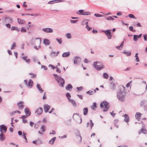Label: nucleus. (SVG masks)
<instances>
[{"instance_id": "10", "label": "nucleus", "mask_w": 147, "mask_h": 147, "mask_svg": "<svg viewBox=\"0 0 147 147\" xmlns=\"http://www.w3.org/2000/svg\"><path fill=\"white\" fill-rule=\"evenodd\" d=\"M42 30L46 33H52L53 32V29L49 28H43Z\"/></svg>"}, {"instance_id": "27", "label": "nucleus", "mask_w": 147, "mask_h": 147, "mask_svg": "<svg viewBox=\"0 0 147 147\" xmlns=\"http://www.w3.org/2000/svg\"><path fill=\"white\" fill-rule=\"evenodd\" d=\"M5 21L11 23L13 22L12 19L8 17H6L5 18Z\"/></svg>"}, {"instance_id": "14", "label": "nucleus", "mask_w": 147, "mask_h": 147, "mask_svg": "<svg viewBox=\"0 0 147 147\" xmlns=\"http://www.w3.org/2000/svg\"><path fill=\"white\" fill-rule=\"evenodd\" d=\"M27 56H22L21 58L22 59L25 61L26 63H30V60L29 59H27Z\"/></svg>"}, {"instance_id": "34", "label": "nucleus", "mask_w": 147, "mask_h": 147, "mask_svg": "<svg viewBox=\"0 0 147 147\" xmlns=\"http://www.w3.org/2000/svg\"><path fill=\"white\" fill-rule=\"evenodd\" d=\"M56 138L55 137H54L51 140H50L49 141V143L53 144L54 143V141L56 139Z\"/></svg>"}, {"instance_id": "25", "label": "nucleus", "mask_w": 147, "mask_h": 147, "mask_svg": "<svg viewBox=\"0 0 147 147\" xmlns=\"http://www.w3.org/2000/svg\"><path fill=\"white\" fill-rule=\"evenodd\" d=\"M110 86H111V89L113 90L115 89L116 86V84L113 83V82L111 81L110 82Z\"/></svg>"}, {"instance_id": "51", "label": "nucleus", "mask_w": 147, "mask_h": 147, "mask_svg": "<svg viewBox=\"0 0 147 147\" xmlns=\"http://www.w3.org/2000/svg\"><path fill=\"white\" fill-rule=\"evenodd\" d=\"M94 16L96 17H104V16L103 15L100 14L98 13H95L94 14Z\"/></svg>"}, {"instance_id": "40", "label": "nucleus", "mask_w": 147, "mask_h": 147, "mask_svg": "<svg viewBox=\"0 0 147 147\" xmlns=\"http://www.w3.org/2000/svg\"><path fill=\"white\" fill-rule=\"evenodd\" d=\"M138 53H136L135 55V57H136V60L137 62H138L140 61V60L139 58L138 57Z\"/></svg>"}, {"instance_id": "55", "label": "nucleus", "mask_w": 147, "mask_h": 147, "mask_svg": "<svg viewBox=\"0 0 147 147\" xmlns=\"http://www.w3.org/2000/svg\"><path fill=\"white\" fill-rule=\"evenodd\" d=\"M32 60L34 62H36L38 61L37 58L36 57H32Z\"/></svg>"}, {"instance_id": "41", "label": "nucleus", "mask_w": 147, "mask_h": 147, "mask_svg": "<svg viewBox=\"0 0 147 147\" xmlns=\"http://www.w3.org/2000/svg\"><path fill=\"white\" fill-rule=\"evenodd\" d=\"M50 55L51 57H55L57 56V54L55 52H51L50 54Z\"/></svg>"}, {"instance_id": "53", "label": "nucleus", "mask_w": 147, "mask_h": 147, "mask_svg": "<svg viewBox=\"0 0 147 147\" xmlns=\"http://www.w3.org/2000/svg\"><path fill=\"white\" fill-rule=\"evenodd\" d=\"M66 36L68 38L70 39L71 38V34L70 33H67L66 34Z\"/></svg>"}, {"instance_id": "1", "label": "nucleus", "mask_w": 147, "mask_h": 147, "mask_svg": "<svg viewBox=\"0 0 147 147\" xmlns=\"http://www.w3.org/2000/svg\"><path fill=\"white\" fill-rule=\"evenodd\" d=\"M53 75L55 79L57 82L59 86L61 87H63L65 84L64 80L63 78H62L60 76L57 74H53Z\"/></svg>"}, {"instance_id": "52", "label": "nucleus", "mask_w": 147, "mask_h": 147, "mask_svg": "<svg viewBox=\"0 0 147 147\" xmlns=\"http://www.w3.org/2000/svg\"><path fill=\"white\" fill-rule=\"evenodd\" d=\"M83 88L82 86H80L79 87H77L76 88V89L77 90V91L78 92V91H81Z\"/></svg>"}, {"instance_id": "61", "label": "nucleus", "mask_w": 147, "mask_h": 147, "mask_svg": "<svg viewBox=\"0 0 147 147\" xmlns=\"http://www.w3.org/2000/svg\"><path fill=\"white\" fill-rule=\"evenodd\" d=\"M133 27L132 26H130L129 28V30L131 31L135 32L136 31L135 30H134L133 29Z\"/></svg>"}, {"instance_id": "30", "label": "nucleus", "mask_w": 147, "mask_h": 147, "mask_svg": "<svg viewBox=\"0 0 147 147\" xmlns=\"http://www.w3.org/2000/svg\"><path fill=\"white\" fill-rule=\"evenodd\" d=\"M89 20L87 19H85L83 20V22L82 23V25L83 26H84L85 25V24L86 25V26H88V21Z\"/></svg>"}, {"instance_id": "2", "label": "nucleus", "mask_w": 147, "mask_h": 147, "mask_svg": "<svg viewBox=\"0 0 147 147\" xmlns=\"http://www.w3.org/2000/svg\"><path fill=\"white\" fill-rule=\"evenodd\" d=\"M93 66L94 68L97 70H100L103 69L105 65L101 62L96 61L94 62Z\"/></svg>"}, {"instance_id": "15", "label": "nucleus", "mask_w": 147, "mask_h": 147, "mask_svg": "<svg viewBox=\"0 0 147 147\" xmlns=\"http://www.w3.org/2000/svg\"><path fill=\"white\" fill-rule=\"evenodd\" d=\"M24 102L22 101H20L18 103V106L20 109H21L24 108Z\"/></svg>"}, {"instance_id": "22", "label": "nucleus", "mask_w": 147, "mask_h": 147, "mask_svg": "<svg viewBox=\"0 0 147 147\" xmlns=\"http://www.w3.org/2000/svg\"><path fill=\"white\" fill-rule=\"evenodd\" d=\"M18 23L19 24H22L25 23V21L19 18L17 19Z\"/></svg>"}, {"instance_id": "45", "label": "nucleus", "mask_w": 147, "mask_h": 147, "mask_svg": "<svg viewBox=\"0 0 147 147\" xmlns=\"http://www.w3.org/2000/svg\"><path fill=\"white\" fill-rule=\"evenodd\" d=\"M16 47V43L15 42H13L11 46V50L13 49Z\"/></svg>"}, {"instance_id": "17", "label": "nucleus", "mask_w": 147, "mask_h": 147, "mask_svg": "<svg viewBox=\"0 0 147 147\" xmlns=\"http://www.w3.org/2000/svg\"><path fill=\"white\" fill-rule=\"evenodd\" d=\"M24 111L26 114L27 116H30L31 114V112L29 109L28 108H26L24 110Z\"/></svg>"}, {"instance_id": "6", "label": "nucleus", "mask_w": 147, "mask_h": 147, "mask_svg": "<svg viewBox=\"0 0 147 147\" xmlns=\"http://www.w3.org/2000/svg\"><path fill=\"white\" fill-rule=\"evenodd\" d=\"M111 30H102V31L107 36V38L109 39H110L111 38L112 35L111 34Z\"/></svg>"}, {"instance_id": "48", "label": "nucleus", "mask_w": 147, "mask_h": 147, "mask_svg": "<svg viewBox=\"0 0 147 147\" xmlns=\"http://www.w3.org/2000/svg\"><path fill=\"white\" fill-rule=\"evenodd\" d=\"M21 31L22 32H25L26 31V29L24 27H22L21 28Z\"/></svg>"}, {"instance_id": "11", "label": "nucleus", "mask_w": 147, "mask_h": 147, "mask_svg": "<svg viewBox=\"0 0 147 147\" xmlns=\"http://www.w3.org/2000/svg\"><path fill=\"white\" fill-rule=\"evenodd\" d=\"M81 61V59L79 57H75L74 61V63L75 64L77 65Z\"/></svg>"}, {"instance_id": "62", "label": "nucleus", "mask_w": 147, "mask_h": 147, "mask_svg": "<svg viewBox=\"0 0 147 147\" xmlns=\"http://www.w3.org/2000/svg\"><path fill=\"white\" fill-rule=\"evenodd\" d=\"M47 99L46 96V92H45L44 93V96L42 97L43 100H45Z\"/></svg>"}, {"instance_id": "19", "label": "nucleus", "mask_w": 147, "mask_h": 147, "mask_svg": "<svg viewBox=\"0 0 147 147\" xmlns=\"http://www.w3.org/2000/svg\"><path fill=\"white\" fill-rule=\"evenodd\" d=\"M5 139V137L3 133H1L0 134V140L1 141H3Z\"/></svg>"}, {"instance_id": "64", "label": "nucleus", "mask_w": 147, "mask_h": 147, "mask_svg": "<svg viewBox=\"0 0 147 147\" xmlns=\"http://www.w3.org/2000/svg\"><path fill=\"white\" fill-rule=\"evenodd\" d=\"M49 67H51V69H54L55 68V67L53 66L51 64H50L49 65Z\"/></svg>"}, {"instance_id": "37", "label": "nucleus", "mask_w": 147, "mask_h": 147, "mask_svg": "<svg viewBox=\"0 0 147 147\" xmlns=\"http://www.w3.org/2000/svg\"><path fill=\"white\" fill-rule=\"evenodd\" d=\"M138 38H139L138 36V35H134L133 40L134 41H137L138 40Z\"/></svg>"}, {"instance_id": "20", "label": "nucleus", "mask_w": 147, "mask_h": 147, "mask_svg": "<svg viewBox=\"0 0 147 147\" xmlns=\"http://www.w3.org/2000/svg\"><path fill=\"white\" fill-rule=\"evenodd\" d=\"M90 123L88 122L87 123V127H88L90 126V129H91L94 125V123L92 122L91 120H90Z\"/></svg>"}, {"instance_id": "54", "label": "nucleus", "mask_w": 147, "mask_h": 147, "mask_svg": "<svg viewBox=\"0 0 147 147\" xmlns=\"http://www.w3.org/2000/svg\"><path fill=\"white\" fill-rule=\"evenodd\" d=\"M42 143V142L40 140H36V145H40Z\"/></svg>"}, {"instance_id": "3", "label": "nucleus", "mask_w": 147, "mask_h": 147, "mask_svg": "<svg viewBox=\"0 0 147 147\" xmlns=\"http://www.w3.org/2000/svg\"><path fill=\"white\" fill-rule=\"evenodd\" d=\"M100 107L101 108L104 109L103 111L104 112H106L108 111L110 105L106 101H103L100 104Z\"/></svg>"}, {"instance_id": "38", "label": "nucleus", "mask_w": 147, "mask_h": 147, "mask_svg": "<svg viewBox=\"0 0 147 147\" xmlns=\"http://www.w3.org/2000/svg\"><path fill=\"white\" fill-rule=\"evenodd\" d=\"M96 108V103L95 102H94L93 103L91 107V108L92 110H94V108Z\"/></svg>"}, {"instance_id": "60", "label": "nucleus", "mask_w": 147, "mask_h": 147, "mask_svg": "<svg viewBox=\"0 0 147 147\" xmlns=\"http://www.w3.org/2000/svg\"><path fill=\"white\" fill-rule=\"evenodd\" d=\"M30 16H35V17L38 16H39L40 15L39 14L36 13L34 14H30Z\"/></svg>"}, {"instance_id": "59", "label": "nucleus", "mask_w": 147, "mask_h": 147, "mask_svg": "<svg viewBox=\"0 0 147 147\" xmlns=\"http://www.w3.org/2000/svg\"><path fill=\"white\" fill-rule=\"evenodd\" d=\"M29 75H31V78H34L36 77V75L33 73H30L29 74Z\"/></svg>"}, {"instance_id": "39", "label": "nucleus", "mask_w": 147, "mask_h": 147, "mask_svg": "<svg viewBox=\"0 0 147 147\" xmlns=\"http://www.w3.org/2000/svg\"><path fill=\"white\" fill-rule=\"evenodd\" d=\"M123 53L126 55L127 56H130L131 55V53L130 52H126V51L125 50H124L123 52Z\"/></svg>"}, {"instance_id": "16", "label": "nucleus", "mask_w": 147, "mask_h": 147, "mask_svg": "<svg viewBox=\"0 0 147 147\" xmlns=\"http://www.w3.org/2000/svg\"><path fill=\"white\" fill-rule=\"evenodd\" d=\"M76 135L77 138H78L80 140V142H81L82 137L80 136V133L79 131H77V132L76 133Z\"/></svg>"}, {"instance_id": "9", "label": "nucleus", "mask_w": 147, "mask_h": 147, "mask_svg": "<svg viewBox=\"0 0 147 147\" xmlns=\"http://www.w3.org/2000/svg\"><path fill=\"white\" fill-rule=\"evenodd\" d=\"M41 42V39L40 38H36L35 39L34 41V45H38V46L39 48L40 47V44Z\"/></svg>"}, {"instance_id": "4", "label": "nucleus", "mask_w": 147, "mask_h": 147, "mask_svg": "<svg viewBox=\"0 0 147 147\" xmlns=\"http://www.w3.org/2000/svg\"><path fill=\"white\" fill-rule=\"evenodd\" d=\"M124 93L120 90L119 92L117 94V97L118 99L121 102H123L125 100V95Z\"/></svg>"}, {"instance_id": "8", "label": "nucleus", "mask_w": 147, "mask_h": 147, "mask_svg": "<svg viewBox=\"0 0 147 147\" xmlns=\"http://www.w3.org/2000/svg\"><path fill=\"white\" fill-rule=\"evenodd\" d=\"M24 82L26 85L29 88H31L33 85V81L31 79L29 80L28 83H27V81L26 80H24Z\"/></svg>"}, {"instance_id": "31", "label": "nucleus", "mask_w": 147, "mask_h": 147, "mask_svg": "<svg viewBox=\"0 0 147 147\" xmlns=\"http://www.w3.org/2000/svg\"><path fill=\"white\" fill-rule=\"evenodd\" d=\"M69 100V101L71 103L73 106L75 107L76 106V102L73 99H70Z\"/></svg>"}, {"instance_id": "42", "label": "nucleus", "mask_w": 147, "mask_h": 147, "mask_svg": "<svg viewBox=\"0 0 147 147\" xmlns=\"http://www.w3.org/2000/svg\"><path fill=\"white\" fill-rule=\"evenodd\" d=\"M108 20H114L115 19L111 16H109L106 18Z\"/></svg>"}, {"instance_id": "47", "label": "nucleus", "mask_w": 147, "mask_h": 147, "mask_svg": "<svg viewBox=\"0 0 147 147\" xmlns=\"http://www.w3.org/2000/svg\"><path fill=\"white\" fill-rule=\"evenodd\" d=\"M56 40L57 42L60 44H61L62 43V41L61 40V38L59 39L58 38H56Z\"/></svg>"}, {"instance_id": "63", "label": "nucleus", "mask_w": 147, "mask_h": 147, "mask_svg": "<svg viewBox=\"0 0 147 147\" xmlns=\"http://www.w3.org/2000/svg\"><path fill=\"white\" fill-rule=\"evenodd\" d=\"M5 26H6L7 28H11V25L10 24L8 23V24H5Z\"/></svg>"}, {"instance_id": "18", "label": "nucleus", "mask_w": 147, "mask_h": 147, "mask_svg": "<svg viewBox=\"0 0 147 147\" xmlns=\"http://www.w3.org/2000/svg\"><path fill=\"white\" fill-rule=\"evenodd\" d=\"M36 87L40 93H42L43 92L44 90L42 89L40 85L39 84H37L36 85Z\"/></svg>"}, {"instance_id": "32", "label": "nucleus", "mask_w": 147, "mask_h": 147, "mask_svg": "<svg viewBox=\"0 0 147 147\" xmlns=\"http://www.w3.org/2000/svg\"><path fill=\"white\" fill-rule=\"evenodd\" d=\"M11 30H16L17 32H19L20 31V29L17 27L15 26H12L11 28Z\"/></svg>"}, {"instance_id": "49", "label": "nucleus", "mask_w": 147, "mask_h": 147, "mask_svg": "<svg viewBox=\"0 0 147 147\" xmlns=\"http://www.w3.org/2000/svg\"><path fill=\"white\" fill-rule=\"evenodd\" d=\"M86 93L89 95H91L93 94H94V92L92 91L89 90L87 91Z\"/></svg>"}, {"instance_id": "50", "label": "nucleus", "mask_w": 147, "mask_h": 147, "mask_svg": "<svg viewBox=\"0 0 147 147\" xmlns=\"http://www.w3.org/2000/svg\"><path fill=\"white\" fill-rule=\"evenodd\" d=\"M26 133H24V132L23 134V137L26 140V142L27 143V138L26 137Z\"/></svg>"}, {"instance_id": "21", "label": "nucleus", "mask_w": 147, "mask_h": 147, "mask_svg": "<svg viewBox=\"0 0 147 147\" xmlns=\"http://www.w3.org/2000/svg\"><path fill=\"white\" fill-rule=\"evenodd\" d=\"M141 116V114L140 113H136L135 117L138 120H139Z\"/></svg>"}, {"instance_id": "56", "label": "nucleus", "mask_w": 147, "mask_h": 147, "mask_svg": "<svg viewBox=\"0 0 147 147\" xmlns=\"http://www.w3.org/2000/svg\"><path fill=\"white\" fill-rule=\"evenodd\" d=\"M129 16L131 18L136 19V18L135 16H134V15L132 14H129Z\"/></svg>"}, {"instance_id": "33", "label": "nucleus", "mask_w": 147, "mask_h": 147, "mask_svg": "<svg viewBox=\"0 0 147 147\" xmlns=\"http://www.w3.org/2000/svg\"><path fill=\"white\" fill-rule=\"evenodd\" d=\"M84 10L83 9L79 10L78 11L76 12V13L80 15H82V13H83Z\"/></svg>"}, {"instance_id": "5", "label": "nucleus", "mask_w": 147, "mask_h": 147, "mask_svg": "<svg viewBox=\"0 0 147 147\" xmlns=\"http://www.w3.org/2000/svg\"><path fill=\"white\" fill-rule=\"evenodd\" d=\"M73 118L78 123H80L82 122V119L77 114H74L73 115Z\"/></svg>"}, {"instance_id": "26", "label": "nucleus", "mask_w": 147, "mask_h": 147, "mask_svg": "<svg viewBox=\"0 0 147 147\" xmlns=\"http://www.w3.org/2000/svg\"><path fill=\"white\" fill-rule=\"evenodd\" d=\"M70 53L69 52H65L63 54L62 56L64 57H67L70 55Z\"/></svg>"}, {"instance_id": "12", "label": "nucleus", "mask_w": 147, "mask_h": 147, "mask_svg": "<svg viewBox=\"0 0 147 147\" xmlns=\"http://www.w3.org/2000/svg\"><path fill=\"white\" fill-rule=\"evenodd\" d=\"M51 107L47 104H45L43 106V109L45 113L47 112L50 109Z\"/></svg>"}, {"instance_id": "36", "label": "nucleus", "mask_w": 147, "mask_h": 147, "mask_svg": "<svg viewBox=\"0 0 147 147\" xmlns=\"http://www.w3.org/2000/svg\"><path fill=\"white\" fill-rule=\"evenodd\" d=\"M141 131L142 133H144V134H146L147 133V131L146 130V129L142 127L141 129Z\"/></svg>"}, {"instance_id": "46", "label": "nucleus", "mask_w": 147, "mask_h": 147, "mask_svg": "<svg viewBox=\"0 0 147 147\" xmlns=\"http://www.w3.org/2000/svg\"><path fill=\"white\" fill-rule=\"evenodd\" d=\"M66 96L67 98L69 100L70 99L71 95L68 92L66 94Z\"/></svg>"}, {"instance_id": "7", "label": "nucleus", "mask_w": 147, "mask_h": 147, "mask_svg": "<svg viewBox=\"0 0 147 147\" xmlns=\"http://www.w3.org/2000/svg\"><path fill=\"white\" fill-rule=\"evenodd\" d=\"M7 130V127L4 125L0 126V131L2 133H6Z\"/></svg>"}, {"instance_id": "58", "label": "nucleus", "mask_w": 147, "mask_h": 147, "mask_svg": "<svg viewBox=\"0 0 147 147\" xmlns=\"http://www.w3.org/2000/svg\"><path fill=\"white\" fill-rule=\"evenodd\" d=\"M78 20H70V22L71 23V24H75L76 23V22H78Z\"/></svg>"}, {"instance_id": "28", "label": "nucleus", "mask_w": 147, "mask_h": 147, "mask_svg": "<svg viewBox=\"0 0 147 147\" xmlns=\"http://www.w3.org/2000/svg\"><path fill=\"white\" fill-rule=\"evenodd\" d=\"M73 88L72 86L70 84H68L65 87V89L67 90H69L70 89H71Z\"/></svg>"}, {"instance_id": "43", "label": "nucleus", "mask_w": 147, "mask_h": 147, "mask_svg": "<svg viewBox=\"0 0 147 147\" xmlns=\"http://www.w3.org/2000/svg\"><path fill=\"white\" fill-rule=\"evenodd\" d=\"M103 76L104 78L107 79L109 77V75L107 73H105L103 74Z\"/></svg>"}, {"instance_id": "35", "label": "nucleus", "mask_w": 147, "mask_h": 147, "mask_svg": "<svg viewBox=\"0 0 147 147\" xmlns=\"http://www.w3.org/2000/svg\"><path fill=\"white\" fill-rule=\"evenodd\" d=\"M40 129L42 131L45 132L46 130L45 126L44 125H42Z\"/></svg>"}, {"instance_id": "23", "label": "nucleus", "mask_w": 147, "mask_h": 147, "mask_svg": "<svg viewBox=\"0 0 147 147\" xmlns=\"http://www.w3.org/2000/svg\"><path fill=\"white\" fill-rule=\"evenodd\" d=\"M124 121L126 123L129 122V117L127 115L125 114L124 115Z\"/></svg>"}, {"instance_id": "24", "label": "nucleus", "mask_w": 147, "mask_h": 147, "mask_svg": "<svg viewBox=\"0 0 147 147\" xmlns=\"http://www.w3.org/2000/svg\"><path fill=\"white\" fill-rule=\"evenodd\" d=\"M44 43L46 45H49L50 44V41L48 39L45 38L44 40Z\"/></svg>"}, {"instance_id": "44", "label": "nucleus", "mask_w": 147, "mask_h": 147, "mask_svg": "<svg viewBox=\"0 0 147 147\" xmlns=\"http://www.w3.org/2000/svg\"><path fill=\"white\" fill-rule=\"evenodd\" d=\"M91 13L90 12L88 11H85L83 13H82V15H90Z\"/></svg>"}, {"instance_id": "29", "label": "nucleus", "mask_w": 147, "mask_h": 147, "mask_svg": "<svg viewBox=\"0 0 147 147\" xmlns=\"http://www.w3.org/2000/svg\"><path fill=\"white\" fill-rule=\"evenodd\" d=\"M83 114L84 115H86L88 114V108L87 107H85L83 109Z\"/></svg>"}, {"instance_id": "57", "label": "nucleus", "mask_w": 147, "mask_h": 147, "mask_svg": "<svg viewBox=\"0 0 147 147\" xmlns=\"http://www.w3.org/2000/svg\"><path fill=\"white\" fill-rule=\"evenodd\" d=\"M55 68L56 69V72H58L59 73H61V71L58 67L56 66L55 67Z\"/></svg>"}, {"instance_id": "13", "label": "nucleus", "mask_w": 147, "mask_h": 147, "mask_svg": "<svg viewBox=\"0 0 147 147\" xmlns=\"http://www.w3.org/2000/svg\"><path fill=\"white\" fill-rule=\"evenodd\" d=\"M43 111L42 108L39 107L35 111V113L38 115H40L42 114Z\"/></svg>"}]
</instances>
